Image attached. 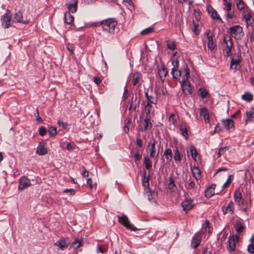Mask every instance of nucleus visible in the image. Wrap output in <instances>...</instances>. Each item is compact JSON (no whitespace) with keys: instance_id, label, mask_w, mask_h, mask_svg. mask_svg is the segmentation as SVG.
I'll return each mask as SVG.
<instances>
[{"instance_id":"nucleus-1","label":"nucleus","mask_w":254,"mask_h":254,"mask_svg":"<svg viewBox=\"0 0 254 254\" xmlns=\"http://www.w3.org/2000/svg\"><path fill=\"white\" fill-rule=\"evenodd\" d=\"M117 22L113 19L109 18L101 21V25L104 31L113 34Z\"/></svg>"},{"instance_id":"nucleus-2","label":"nucleus","mask_w":254,"mask_h":254,"mask_svg":"<svg viewBox=\"0 0 254 254\" xmlns=\"http://www.w3.org/2000/svg\"><path fill=\"white\" fill-rule=\"evenodd\" d=\"M229 31L232 36L236 39H241L244 36L243 28L239 25H235L230 27Z\"/></svg>"},{"instance_id":"nucleus-3","label":"nucleus","mask_w":254,"mask_h":254,"mask_svg":"<svg viewBox=\"0 0 254 254\" xmlns=\"http://www.w3.org/2000/svg\"><path fill=\"white\" fill-rule=\"evenodd\" d=\"M1 25L4 28H8L13 22L10 15V11L9 9L6 10V12L3 14L0 18Z\"/></svg>"},{"instance_id":"nucleus-4","label":"nucleus","mask_w":254,"mask_h":254,"mask_svg":"<svg viewBox=\"0 0 254 254\" xmlns=\"http://www.w3.org/2000/svg\"><path fill=\"white\" fill-rule=\"evenodd\" d=\"M117 217L118 218L119 223L127 229L133 231H135L137 230L135 227L133 226V225L129 222L127 216L122 215V216H118Z\"/></svg>"},{"instance_id":"nucleus-5","label":"nucleus","mask_w":254,"mask_h":254,"mask_svg":"<svg viewBox=\"0 0 254 254\" xmlns=\"http://www.w3.org/2000/svg\"><path fill=\"white\" fill-rule=\"evenodd\" d=\"M13 22L22 23L23 24H28L30 22V19L24 18L23 13L21 10H18L15 13L13 17Z\"/></svg>"},{"instance_id":"nucleus-6","label":"nucleus","mask_w":254,"mask_h":254,"mask_svg":"<svg viewBox=\"0 0 254 254\" xmlns=\"http://www.w3.org/2000/svg\"><path fill=\"white\" fill-rule=\"evenodd\" d=\"M173 68L172 69L171 73L173 77L175 79H180L181 76V70H178L179 62L178 60L174 59L172 61Z\"/></svg>"},{"instance_id":"nucleus-7","label":"nucleus","mask_w":254,"mask_h":254,"mask_svg":"<svg viewBox=\"0 0 254 254\" xmlns=\"http://www.w3.org/2000/svg\"><path fill=\"white\" fill-rule=\"evenodd\" d=\"M31 186V181L25 176L22 177L19 180V190H23Z\"/></svg>"},{"instance_id":"nucleus-8","label":"nucleus","mask_w":254,"mask_h":254,"mask_svg":"<svg viewBox=\"0 0 254 254\" xmlns=\"http://www.w3.org/2000/svg\"><path fill=\"white\" fill-rule=\"evenodd\" d=\"M205 35L207 39V47L211 50H213L215 47L213 40V34L211 33L210 30H207L205 32Z\"/></svg>"},{"instance_id":"nucleus-9","label":"nucleus","mask_w":254,"mask_h":254,"mask_svg":"<svg viewBox=\"0 0 254 254\" xmlns=\"http://www.w3.org/2000/svg\"><path fill=\"white\" fill-rule=\"evenodd\" d=\"M237 236L232 235L230 237L228 240V246L227 249L229 252H234L236 249V239H237Z\"/></svg>"},{"instance_id":"nucleus-10","label":"nucleus","mask_w":254,"mask_h":254,"mask_svg":"<svg viewBox=\"0 0 254 254\" xmlns=\"http://www.w3.org/2000/svg\"><path fill=\"white\" fill-rule=\"evenodd\" d=\"M182 206L184 211L188 212L193 207L192 200L190 198H186L182 202Z\"/></svg>"},{"instance_id":"nucleus-11","label":"nucleus","mask_w":254,"mask_h":254,"mask_svg":"<svg viewBox=\"0 0 254 254\" xmlns=\"http://www.w3.org/2000/svg\"><path fill=\"white\" fill-rule=\"evenodd\" d=\"M224 43L225 44V50L226 56H229L231 55V50L233 45L231 38L230 37L228 40L225 39Z\"/></svg>"},{"instance_id":"nucleus-12","label":"nucleus","mask_w":254,"mask_h":254,"mask_svg":"<svg viewBox=\"0 0 254 254\" xmlns=\"http://www.w3.org/2000/svg\"><path fill=\"white\" fill-rule=\"evenodd\" d=\"M181 85L182 91L184 94H189L191 93V87L189 81H186L184 82L181 81Z\"/></svg>"},{"instance_id":"nucleus-13","label":"nucleus","mask_w":254,"mask_h":254,"mask_svg":"<svg viewBox=\"0 0 254 254\" xmlns=\"http://www.w3.org/2000/svg\"><path fill=\"white\" fill-rule=\"evenodd\" d=\"M234 204L232 201H231L226 207H222V210L224 215H226L227 213L232 214L234 213Z\"/></svg>"},{"instance_id":"nucleus-14","label":"nucleus","mask_w":254,"mask_h":254,"mask_svg":"<svg viewBox=\"0 0 254 254\" xmlns=\"http://www.w3.org/2000/svg\"><path fill=\"white\" fill-rule=\"evenodd\" d=\"M201 242V236L199 234H195L192 237L191 247L193 248H196Z\"/></svg>"},{"instance_id":"nucleus-15","label":"nucleus","mask_w":254,"mask_h":254,"mask_svg":"<svg viewBox=\"0 0 254 254\" xmlns=\"http://www.w3.org/2000/svg\"><path fill=\"white\" fill-rule=\"evenodd\" d=\"M240 59L238 56H237L236 58H231L230 67L232 69H233L234 70V71H236V70L239 69L240 67Z\"/></svg>"},{"instance_id":"nucleus-16","label":"nucleus","mask_w":254,"mask_h":254,"mask_svg":"<svg viewBox=\"0 0 254 254\" xmlns=\"http://www.w3.org/2000/svg\"><path fill=\"white\" fill-rule=\"evenodd\" d=\"M181 76L182 77V80L185 81H188V78L190 77V69L187 65H185L181 69Z\"/></svg>"},{"instance_id":"nucleus-17","label":"nucleus","mask_w":254,"mask_h":254,"mask_svg":"<svg viewBox=\"0 0 254 254\" xmlns=\"http://www.w3.org/2000/svg\"><path fill=\"white\" fill-rule=\"evenodd\" d=\"M151 117L150 116H145V118L144 120V127L141 128L140 130L142 131H146L149 129H150L152 127V124L151 122Z\"/></svg>"},{"instance_id":"nucleus-18","label":"nucleus","mask_w":254,"mask_h":254,"mask_svg":"<svg viewBox=\"0 0 254 254\" xmlns=\"http://www.w3.org/2000/svg\"><path fill=\"white\" fill-rule=\"evenodd\" d=\"M77 0H73L71 2L67 4V7L68 9V12L75 13L77 8Z\"/></svg>"},{"instance_id":"nucleus-19","label":"nucleus","mask_w":254,"mask_h":254,"mask_svg":"<svg viewBox=\"0 0 254 254\" xmlns=\"http://www.w3.org/2000/svg\"><path fill=\"white\" fill-rule=\"evenodd\" d=\"M36 152L39 155H44L47 153V148L45 147L44 144L42 142H40L37 148Z\"/></svg>"},{"instance_id":"nucleus-20","label":"nucleus","mask_w":254,"mask_h":254,"mask_svg":"<svg viewBox=\"0 0 254 254\" xmlns=\"http://www.w3.org/2000/svg\"><path fill=\"white\" fill-rule=\"evenodd\" d=\"M234 197L235 203L238 205H241L243 203V199L242 196V193L240 191L236 190L234 192Z\"/></svg>"},{"instance_id":"nucleus-21","label":"nucleus","mask_w":254,"mask_h":254,"mask_svg":"<svg viewBox=\"0 0 254 254\" xmlns=\"http://www.w3.org/2000/svg\"><path fill=\"white\" fill-rule=\"evenodd\" d=\"M155 145L156 141L154 139H151L148 144V146H151L149 151L150 156L152 158L154 157L155 156Z\"/></svg>"},{"instance_id":"nucleus-22","label":"nucleus","mask_w":254,"mask_h":254,"mask_svg":"<svg viewBox=\"0 0 254 254\" xmlns=\"http://www.w3.org/2000/svg\"><path fill=\"white\" fill-rule=\"evenodd\" d=\"M145 96L146 98V102L156 104L157 103V98L155 96L149 95L148 91L145 93Z\"/></svg>"},{"instance_id":"nucleus-23","label":"nucleus","mask_w":254,"mask_h":254,"mask_svg":"<svg viewBox=\"0 0 254 254\" xmlns=\"http://www.w3.org/2000/svg\"><path fill=\"white\" fill-rule=\"evenodd\" d=\"M55 245L58 247L61 250H64L67 247L68 243L66 242L64 239H61L55 244Z\"/></svg>"},{"instance_id":"nucleus-24","label":"nucleus","mask_w":254,"mask_h":254,"mask_svg":"<svg viewBox=\"0 0 254 254\" xmlns=\"http://www.w3.org/2000/svg\"><path fill=\"white\" fill-rule=\"evenodd\" d=\"M254 119V110H251L246 112V117L245 119V122L246 124L249 122L253 121Z\"/></svg>"},{"instance_id":"nucleus-25","label":"nucleus","mask_w":254,"mask_h":254,"mask_svg":"<svg viewBox=\"0 0 254 254\" xmlns=\"http://www.w3.org/2000/svg\"><path fill=\"white\" fill-rule=\"evenodd\" d=\"M163 156L165 158L167 163H170L172 159V151L170 148L165 149L163 154Z\"/></svg>"},{"instance_id":"nucleus-26","label":"nucleus","mask_w":254,"mask_h":254,"mask_svg":"<svg viewBox=\"0 0 254 254\" xmlns=\"http://www.w3.org/2000/svg\"><path fill=\"white\" fill-rule=\"evenodd\" d=\"M223 125L227 129H230L234 127V122L231 119L223 120L222 121Z\"/></svg>"},{"instance_id":"nucleus-27","label":"nucleus","mask_w":254,"mask_h":254,"mask_svg":"<svg viewBox=\"0 0 254 254\" xmlns=\"http://www.w3.org/2000/svg\"><path fill=\"white\" fill-rule=\"evenodd\" d=\"M74 21V17L69 12H65L64 13V21L67 24H71Z\"/></svg>"},{"instance_id":"nucleus-28","label":"nucleus","mask_w":254,"mask_h":254,"mask_svg":"<svg viewBox=\"0 0 254 254\" xmlns=\"http://www.w3.org/2000/svg\"><path fill=\"white\" fill-rule=\"evenodd\" d=\"M150 179V176L149 175H146V172L145 170H143V176H142V185L145 187H148L149 184V181Z\"/></svg>"},{"instance_id":"nucleus-29","label":"nucleus","mask_w":254,"mask_h":254,"mask_svg":"<svg viewBox=\"0 0 254 254\" xmlns=\"http://www.w3.org/2000/svg\"><path fill=\"white\" fill-rule=\"evenodd\" d=\"M167 73V71L165 66H162L161 68L158 69V73L162 81L164 80Z\"/></svg>"},{"instance_id":"nucleus-30","label":"nucleus","mask_w":254,"mask_h":254,"mask_svg":"<svg viewBox=\"0 0 254 254\" xmlns=\"http://www.w3.org/2000/svg\"><path fill=\"white\" fill-rule=\"evenodd\" d=\"M200 115L203 117L206 122L209 121V116L208 110L205 107H203L200 109Z\"/></svg>"},{"instance_id":"nucleus-31","label":"nucleus","mask_w":254,"mask_h":254,"mask_svg":"<svg viewBox=\"0 0 254 254\" xmlns=\"http://www.w3.org/2000/svg\"><path fill=\"white\" fill-rule=\"evenodd\" d=\"M152 103L147 102L144 106L145 116H150L149 114L153 112V108Z\"/></svg>"},{"instance_id":"nucleus-32","label":"nucleus","mask_w":254,"mask_h":254,"mask_svg":"<svg viewBox=\"0 0 254 254\" xmlns=\"http://www.w3.org/2000/svg\"><path fill=\"white\" fill-rule=\"evenodd\" d=\"M209 13H211V16L213 19H216L219 20L222 23L223 22L222 20L218 15L217 12L213 8H211L210 9H208Z\"/></svg>"},{"instance_id":"nucleus-33","label":"nucleus","mask_w":254,"mask_h":254,"mask_svg":"<svg viewBox=\"0 0 254 254\" xmlns=\"http://www.w3.org/2000/svg\"><path fill=\"white\" fill-rule=\"evenodd\" d=\"M173 158H174V159L175 160V161L177 163H178V162L180 163L181 162V153H180L178 147L175 148Z\"/></svg>"},{"instance_id":"nucleus-34","label":"nucleus","mask_w":254,"mask_h":254,"mask_svg":"<svg viewBox=\"0 0 254 254\" xmlns=\"http://www.w3.org/2000/svg\"><path fill=\"white\" fill-rule=\"evenodd\" d=\"M192 173L194 177L198 180L201 177V172L198 168L194 167L192 169Z\"/></svg>"},{"instance_id":"nucleus-35","label":"nucleus","mask_w":254,"mask_h":254,"mask_svg":"<svg viewBox=\"0 0 254 254\" xmlns=\"http://www.w3.org/2000/svg\"><path fill=\"white\" fill-rule=\"evenodd\" d=\"M144 163L145 165V168L149 170L152 168V162L148 156H145L144 157Z\"/></svg>"},{"instance_id":"nucleus-36","label":"nucleus","mask_w":254,"mask_h":254,"mask_svg":"<svg viewBox=\"0 0 254 254\" xmlns=\"http://www.w3.org/2000/svg\"><path fill=\"white\" fill-rule=\"evenodd\" d=\"M180 130L181 131L182 135L183 136H184L186 139H188V130H187V129L186 127V126L184 125L181 124L180 125Z\"/></svg>"},{"instance_id":"nucleus-37","label":"nucleus","mask_w":254,"mask_h":254,"mask_svg":"<svg viewBox=\"0 0 254 254\" xmlns=\"http://www.w3.org/2000/svg\"><path fill=\"white\" fill-rule=\"evenodd\" d=\"M131 121V120L129 118H127L125 120L124 130L125 132H126V133H127L129 132V125L130 124Z\"/></svg>"},{"instance_id":"nucleus-38","label":"nucleus","mask_w":254,"mask_h":254,"mask_svg":"<svg viewBox=\"0 0 254 254\" xmlns=\"http://www.w3.org/2000/svg\"><path fill=\"white\" fill-rule=\"evenodd\" d=\"M242 98L243 100L249 102L252 101L253 99V95L249 92L245 93L242 95Z\"/></svg>"},{"instance_id":"nucleus-39","label":"nucleus","mask_w":254,"mask_h":254,"mask_svg":"<svg viewBox=\"0 0 254 254\" xmlns=\"http://www.w3.org/2000/svg\"><path fill=\"white\" fill-rule=\"evenodd\" d=\"M190 150L192 158L195 159L197 154L195 147L193 145H191L190 147Z\"/></svg>"},{"instance_id":"nucleus-40","label":"nucleus","mask_w":254,"mask_h":254,"mask_svg":"<svg viewBox=\"0 0 254 254\" xmlns=\"http://www.w3.org/2000/svg\"><path fill=\"white\" fill-rule=\"evenodd\" d=\"M132 83L134 86L136 85L139 82V74L138 72H135L132 75Z\"/></svg>"},{"instance_id":"nucleus-41","label":"nucleus","mask_w":254,"mask_h":254,"mask_svg":"<svg viewBox=\"0 0 254 254\" xmlns=\"http://www.w3.org/2000/svg\"><path fill=\"white\" fill-rule=\"evenodd\" d=\"M169 183L168 184V189L169 190H173L175 188H176V186L174 183V180L172 177H169Z\"/></svg>"},{"instance_id":"nucleus-42","label":"nucleus","mask_w":254,"mask_h":254,"mask_svg":"<svg viewBox=\"0 0 254 254\" xmlns=\"http://www.w3.org/2000/svg\"><path fill=\"white\" fill-rule=\"evenodd\" d=\"M215 193L214 190H212V189H210L209 188H207L205 191V196L207 197H210Z\"/></svg>"},{"instance_id":"nucleus-43","label":"nucleus","mask_w":254,"mask_h":254,"mask_svg":"<svg viewBox=\"0 0 254 254\" xmlns=\"http://www.w3.org/2000/svg\"><path fill=\"white\" fill-rule=\"evenodd\" d=\"M154 28L153 27H149L147 28L144 29L142 31H141V35H146L149 33H152L153 31Z\"/></svg>"},{"instance_id":"nucleus-44","label":"nucleus","mask_w":254,"mask_h":254,"mask_svg":"<svg viewBox=\"0 0 254 254\" xmlns=\"http://www.w3.org/2000/svg\"><path fill=\"white\" fill-rule=\"evenodd\" d=\"M236 6L238 9L242 10L245 7L246 4L243 0H239L238 2L236 3Z\"/></svg>"},{"instance_id":"nucleus-45","label":"nucleus","mask_w":254,"mask_h":254,"mask_svg":"<svg viewBox=\"0 0 254 254\" xmlns=\"http://www.w3.org/2000/svg\"><path fill=\"white\" fill-rule=\"evenodd\" d=\"M48 132L50 136H54L57 134V128L54 127H51L49 128Z\"/></svg>"},{"instance_id":"nucleus-46","label":"nucleus","mask_w":254,"mask_h":254,"mask_svg":"<svg viewBox=\"0 0 254 254\" xmlns=\"http://www.w3.org/2000/svg\"><path fill=\"white\" fill-rule=\"evenodd\" d=\"M81 246V241L76 239L72 243V247L73 248L77 249Z\"/></svg>"},{"instance_id":"nucleus-47","label":"nucleus","mask_w":254,"mask_h":254,"mask_svg":"<svg viewBox=\"0 0 254 254\" xmlns=\"http://www.w3.org/2000/svg\"><path fill=\"white\" fill-rule=\"evenodd\" d=\"M199 92L202 98H206L208 95V92L204 88H200Z\"/></svg>"},{"instance_id":"nucleus-48","label":"nucleus","mask_w":254,"mask_h":254,"mask_svg":"<svg viewBox=\"0 0 254 254\" xmlns=\"http://www.w3.org/2000/svg\"><path fill=\"white\" fill-rule=\"evenodd\" d=\"M156 194L154 191H151L149 190L148 194H147L148 199L150 201H153L155 199Z\"/></svg>"},{"instance_id":"nucleus-49","label":"nucleus","mask_w":254,"mask_h":254,"mask_svg":"<svg viewBox=\"0 0 254 254\" xmlns=\"http://www.w3.org/2000/svg\"><path fill=\"white\" fill-rule=\"evenodd\" d=\"M230 147L229 146H226V147H221L219 149V151H218V154H217V156H218V157H219L221 156V155L223 154H224V152L226 150H228L229 149Z\"/></svg>"},{"instance_id":"nucleus-50","label":"nucleus","mask_w":254,"mask_h":254,"mask_svg":"<svg viewBox=\"0 0 254 254\" xmlns=\"http://www.w3.org/2000/svg\"><path fill=\"white\" fill-rule=\"evenodd\" d=\"M66 49L71 54H73L74 51V46L73 44L70 43L67 44Z\"/></svg>"},{"instance_id":"nucleus-51","label":"nucleus","mask_w":254,"mask_h":254,"mask_svg":"<svg viewBox=\"0 0 254 254\" xmlns=\"http://www.w3.org/2000/svg\"><path fill=\"white\" fill-rule=\"evenodd\" d=\"M205 227L204 229L205 231L207 232L208 233H210L212 229L210 226V223H209V221L206 220L205 221Z\"/></svg>"},{"instance_id":"nucleus-52","label":"nucleus","mask_w":254,"mask_h":254,"mask_svg":"<svg viewBox=\"0 0 254 254\" xmlns=\"http://www.w3.org/2000/svg\"><path fill=\"white\" fill-rule=\"evenodd\" d=\"M232 180H233V176L232 175L229 176L227 181L222 186V189H224L225 188H226L232 181Z\"/></svg>"},{"instance_id":"nucleus-53","label":"nucleus","mask_w":254,"mask_h":254,"mask_svg":"<svg viewBox=\"0 0 254 254\" xmlns=\"http://www.w3.org/2000/svg\"><path fill=\"white\" fill-rule=\"evenodd\" d=\"M243 17L244 19L246 20L247 23H248V21H250L251 18V14L247 12H244Z\"/></svg>"},{"instance_id":"nucleus-54","label":"nucleus","mask_w":254,"mask_h":254,"mask_svg":"<svg viewBox=\"0 0 254 254\" xmlns=\"http://www.w3.org/2000/svg\"><path fill=\"white\" fill-rule=\"evenodd\" d=\"M39 134L41 136H44L47 133V129L44 127H41L39 129Z\"/></svg>"},{"instance_id":"nucleus-55","label":"nucleus","mask_w":254,"mask_h":254,"mask_svg":"<svg viewBox=\"0 0 254 254\" xmlns=\"http://www.w3.org/2000/svg\"><path fill=\"white\" fill-rule=\"evenodd\" d=\"M64 192L66 193H69L70 195H73L75 194V190L73 189H66L64 190Z\"/></svg>"},{"instance_id":"nucleus-56","label":"nucleus","mask_w":254,"mask_h":254,"mask_svg":"<svg viewBox=\"0 0 254 254\" xmlns=\"http://www.w3.org/2000/svg\"><path fill=\"white\" fill-rule=\"evenodd\" d=\"M195 185V182L194 181H191L190 182L188 185L186 186V188L187 190H191L194 187Z\"/></svg>"},{"instance_id":"nucleus-57","label":"nucleus","mask_w":254,"mask_h":254,"mask_svg":"<svg viewBox=\"0 0 254 254\" xmlns=\"http://www.w3.org/2000/svg\"><path fill=\"white\" fill-rule=\"evenodd\" d=\"M236 229L238 233H242L244 230V227L240 224H237L236 226Z\"/></svg>"},{"instance_id":"nucleus-58","label":"nucleus","mask_w":254,"mask_h":254,"mask_svg":"<svg viewBox=\"0 0 254 254\" xmlns=\"http://www.w3.org/2000/svg\"><path fill=\"white\" fill-rule=\"evenodd\" d=\"M167 48L171 50H174L176 49V45L174 42L168 43Z\"/></svg>"},{"instance_id":"nucleus-59","label":"nucleus","mask_w":254,"mask_h":254,"mask_svg":"<svg viewBox=\"0 0 254 254\" xmlns=\"http://www.w3.org/2000/svg\"><path fill=\"white\" fill-rule=\"evenodd\" d=\"M141 156H142L141 155L139 154L138 152H136L134 154V158L135 161L140 160L141 159Z\"/></svg>"},{"instance_id":"nucleus-60","label":"nucleus","mask_w":254,"mask_h":254,"mask_svg":"<svg viewBox=\"0 0 254 254\" xmlns=\"http://www.w3.org/2000/svg\"><path fill=\"white\" fill-rule=\"evenodd\" d=\"M248 251L251 253H254V244H252L248 246Z\"/></svg>"},{"instance_id":"nucleus-61","label":"nucleus","mask_w":254,"mask_h":254,"mask_svg":"<svg viewBox=\"0 0 254 254\" xmlns=\"http://www.w3.org/2000/svg\"><path fill=\"white\" fill-rule=\"evenodd\" d=\"M87 184L89 185L90 188L93 189L95 187L92 184V181L91 179H87Z\"/></svg>"},{"instance_id":"nucleus-62","label":"nucleus","mask_w":254,"mask_h":254,"mask_svg":"<svg viewBox=\"0 0 254 254\" xmlns=\"http://www.w3.org/2000/svg\"><path fill=\"white\" fill-rule=\"evenodd\" d=\"M74 145L71 143H68L66 145V148L67 150L71 151L74 149Z\"/></svg>"},{"instance_id":"nucleus-63","label":"nucleus","mask_w":254,"mask_h":254,"mask_svg":"<svg viewBox=\"0 0 254 254\" xmlns=\"http://www.w3.org/2000/svg\"><path fill=\"white\" fill-rule=\"evenodd\" d=\"M58 124H59V125L61 127H63L64 128H66L67 127V124L63 122V121H58Z\"/></svg>"},{"instance_id":"nucleus-64","label":"nucleus","mask_w":254,"mask_h":254,"mask_svg":"<svg viewBox=\"0 0 254 254\" xmlns=\"http://www.w3.org/2000/svg\"><path fill=\"white\" fill-rule=\"evenodd\" d=\"M224 5L226 6L227 11L228 12L230 11L231 9V6H232L231 3V2H226V3H224Z\"/></svg>"}]
</instances>
